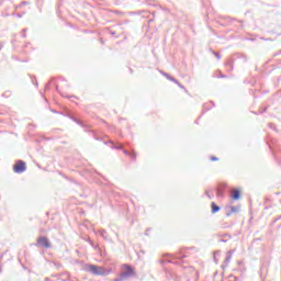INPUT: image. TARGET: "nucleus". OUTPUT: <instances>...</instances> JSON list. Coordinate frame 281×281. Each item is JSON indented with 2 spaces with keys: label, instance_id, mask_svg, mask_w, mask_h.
I'll list each match as a JSON object with an SVG mask.
<instances>
[{
  "label": "nucleus",
  "instance_id": "1",
  "mask_svg": "<svg viewBox=\"0 0 281 281\" xmlns=\"http://www.w3.org/2000/svg\"><path fill=\"white\" fill-rule=\"evenodd\" d=\"M131 276H135V270L130 265L122 266V278H131Z\"/></svg>",
  "mask_w": 281,
  "mask_h": 281
},
{
  "label": "nucleus",
  "instance_id": "2",
  "mask_svg": "<svg viewBox=\"0 0 281 281\" xmlns=\"http://www.w3.org/2000/svg\"><path fill=\"white\" fill-rule=\"evenodd\" d=\"M25 161L20 160L13 166V172L21 175V172H25Z\"/></svg>",
  "mask_w": 281,
  "mask_h": 281
},
{
  "label": "nucleus",
  "instance_id": "3",
  "mask_svg": "<svg viewBox=\"0 0 281 281\" xmlns=\"http://www.w3.org/2000/svg\"><path fill=\"white\" fill-rule=\"evenodd\" d=\"M89 270L91 271V273H93L94 276H102V273H104V269L95 267L93 265L89 266Z\"/></svg>",
  "mask_w": 281,
  "mask_h": 281
},
{
  "label": "nucleus",
  "instance_id": "4",
  "mask_svg": "<svg viewBox=\"0 0 281 281\" xmlns=\"http://www.w3.org/2000/svg\"><path fill=\"white\" fill-rule=\"evenodd\" d=\"M37 245H40V247H46V249H49V239H47V237H40L37 239Z\"/></svg>",
  "mask_w": 281,
  "mask_h": 281
},
{
  "label": "nucleus",
  "instance_id": "5",
  "mask_svg": "<svg viewBox=\"0 0 281 281\" xmlns=\"http://www.w3.org/2000/svg\"><path fill=\"white\" fill-rule=\"evenodd\" d=\"M231 196H232L233 201H238V199H240V190L233 189Z\"/></svg>",
  "mask_w": 281,
  "mask_h": 281
},
{
  "label": "nucleus",
  "instance_id": "6",
  "mask_svg": "<svg viewBox=\"0 0 281 281\" xmlns=\"http://www.w3.org/2000/svg\"><path fill=\"white\" fill-rule=\"evenodd\" d=\"M240 207L239 206H231V212L226 213V216H232V214H237L239 212Z\"/></svg>",
  "mask_w": 281,
  "mask_h": 281
},
{
  "label": "nucleus",
  "instance_id": "7",
  "mask_svg": "<svg viewBox=\"0 0 281 281\" xmlns=\"http://www.w3.org/2000/svg\"><path fill=\"white\" fill-rule=\"evenodd\" d=\"M211 209H212L213 214H216V212H218V210H221V207H218V205H216V203H214V202L211 203Z\"/></svg>",
  "mask_w": 281,
  "mask_h": 281
},
{
  "label": "nucleus",
  "instance_id": "8",
  "mask_svg": "<svg viewBox=\"0 0 281 281\" xmlns=\"http://www.w3.org/2000/svg\"><path fill=\"white\" fill-rule=\"evenodd\" d=\"M169 80H171L172 82L178 85V87H180V89H183V86L181 83H179V81H177L176 79L169 78Z\"/></svg>",
  "mask_w": 281,
  "mask_h": 281
},
{
  "label": "nucleus",
  "instance_id": "9",
  "mask_svg": "<svg viewBox=\"0 0 281 281\" xmlns=\"http://www.w3.org/2000/svg\"><path fill=\"white\" fill-rule=\"evenodd\" d=\"M211 161H218V158H216V157H211Z\"/></svg>",
  "mask_w": 281,
  "mask_h": 281
},
{
  "label": "nucleus",
  "instance_id": "10",
  "mask_svg": "<svg viewBox=\"0 0 281 281\" xmlns=\"http://www.w3.org/2000/svg\"><path fill=\"white\" fill-rule=\"evenodd\" d=\"M132 157H133V159H135V157H137V155L133 154Z\"/></svg>",
  "mask_w": 281,
  "mask_h": 281
},
{
  "label": "nucleus",
  "instance_id": "11",
  "mask_svg": "<svg viewBox=\"0 0 281 281\" xmlns=\"http://www.w3.org/2000/svg\"><path fill=\"white\" fill-rule=\"evenodd\" d=\"M0 49H1V46H0Z\"/></svg>",
  "mask_w": 281,
  "mask_h": 281
}]
</instances>
